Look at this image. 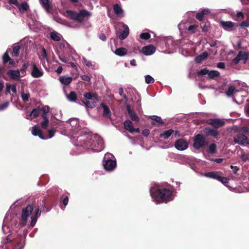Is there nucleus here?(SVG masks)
Here are the masks:
<instances>
[{"label":"nucleus","mask_w":249,"mask_h":249,"mask_svg":"<svg viewBox=\"0 0 249 249\" xmlns=\"http://www.w3.org/2000/svg\"><path fill=\"white\" fill-rule=\"evenodd\" d=\"M150 195L153 198L162 202L167 203L173 199L172 191L166 188H152Z\"/></svg>","instance_id":"1"},{"label":"nucleus","mask_w":249,"mask_h":249,"mask_svg":"<svg viewBox=\"0 0 249 249\" xmlns=\"http://www.w3.org/2000/svg\"><path fill=\"white\" fill-rule=\"evenodd\" d=\"M76 141V145L77 146L83 147L85 149L96 150L95 148H99V150H100L103 148V142L101 141L98 143L99 146H96L94 140L91 136L87 135L78 136Z\"/></svg>","instance_id":"2"},{"label":"nucleus","mask_w":249,"mask_h":249,"mask_svg":"<svg viewBox=\"0 0 249 249\" xmlns=\"http://www.w3.org/2000/svg\"><path fill=\"white\" fill-rule=\"evenodd\" d=\"M66 14L72 20L78 23H82L86 18L91 16L90 13L86 10H81L79 12L72 10H67Z\"/></svg>","instance_id":"3"},{"label":"nucleus","mask_w":249,"mask_h":249,"mask_svg":"<svg viewBox=\"0 0 249 249\" xmlns=\"http://www.w3.org/2000/svg\"><path fill=\"white\" fill-rule=\"evenodd\" d=\"M34 207L33 204H29L22 209L21 218L19 223L20 227H23L26 225L28 218L34 210Z\"/></svg>","instance_id":"4"},{"label":"nucleus","mask_w":249,"mask_h":249,"mask_svg":"<svg viewBox=\"0 0 249 249\" xmlns=\"http://www.w3.org/2000/svg\"><path fill=\"white\" fill-rule=\"evenodd\" d=\"M207 144L208 142L206 140L205 137L202 134H198L194 137L193 147L196 149H200L207 146Z\"/></svg>","instance_id":"5"},{"label":"nucleus","mask_w":249,"mask_h":249,"mask_svg":"<svg viewBox=\"0 0 249 249\" xmlns=\"http://www.w3.org/2000/svg\"><path fill=\"white\" fill-rule=\"evenodd\" d=\"M113 158L112 155L106 154L104 160H103V165L104 168L107 171H111L113 170L116 166V162L115 160L110 159L109 156Z\"/></svg>","instance_id":"6"},{"label":"nucleus","mask_w":249,"mask_h":249,"mask_svg":"<svg viewBox=\"0 0 249 249\" xmlns=\"http://www.w3.org/2000/svg\"><path fill=\"white\" fill-rule=\"evenodd\" d=\"M44 201L43 200L41 202V204H40V206H37V207L35 206V213L34 215L31 216V221L30 223V226L32 227H34L35 225L37 218L40 216L41 213L42 211L44 210Z\"/></svg>","instance_id":"7"},{"label":"nucleus","mask_w":249,"mask_h":249,"mask_svg":"<svg viewBox=\"0 0 249 249\" xmlns=\"http://www.w3.org/2000/svg\"><path fill=\"white\" fill-rule=\"evenodd\" d=\"M198 76L207 75V78L209 79H213L219 76L220 73L217 71L212 70L209 71L207 68H204L197 72Z\"/></svg>","instance_id":"8"},{"label":"nucleus","mask_w":249,"mask_h":249,"mask_svg":"<svg viewBox=\"0 0 249 249\" xmlns=\"http://www.w3.org/2000/svg\"><path fill=\"white\" fill-rule=\"evenodd\" d=\"M206 123L213 127V128L217 130L218 128L223 126L225 123L224 121L219 118H213L207 119Z\"/></svg>","instance_id":"9"},{"label":"nucleus","mask_w":249,"mask_h":249,"mask_svg":"<svg viewBox=\"0 0 249 249\" xmlns=\"http://www.w3.org/2000/svg\"><path fill=\"white\" fill-rule=\"evenodd\" d=\"M235 143L244 146L249 144V140L247 136L241 132H238L236 136L233 138Z\"/></svg>","instance_id":"10"},{"label":"nucleus","mask_w":249,"mask_h":249,"mask_svg":"<svg viewBox=\"0 0 249 249\" xmlns=\"http://www.w3.org/2000/svg\"><path fill=\"white\" fill-rule=\"evenodd\" d=\"M249 59V53L246 52L240 51L237 55L232 59V63L234 65L239 63L240 60H243L244 63L245 64L248 60Z\"/></svg>","instance_id":"11"},{"label":"nucleus","mask_w":249,"mask_h":249,"mask_svg":"<svg viewBox=\"0 0 249 249\" xmlns=\"http://www.w3.org/2000/svg\"><path fill=\"white\" fill-rule=\"evenodd\" d=\"M97 95L96 93H92L90 92L85 93L84 94V98L82 100L84 103L88 107L93 108L94 105L93 103H89V99H92L93 96Z\"/></svg>","instance_id":"12"},{"label":"nucleus","mask_w":249,"mask_h":249,"mask_svg":"<svg viewBox=\"0 0 249 249\" xmlns=\"http://www.w3.org/2000/svg\"><path fill=\"white\" fill-rule=\"evenodd\" d=\"M175 147L178 150H184L188 148V143L184 139H179L175 142Z\"/></svg>","instance_id":"13"},{"label":"nucleus","mask_w":249,"mask_h":249,"mask_svg":"<svg viewBox=\"0 0 249 249\" xmlns=\"http://www.w3.org/2000/svg\"><path fill=\"white\" fill-rule=\"evenodd\" d=\"M203 132L206 136H212L213 137H216L219 134L217 130L210 127H205L203 130Z\"/></svg>","instance_id":"14"},{"label":"nucleus","mask_w":249,"mask_h":249,"mask_svg":"<svg viewBox=\"0 0 249 249\" xmlns=\"http://www.w3.org/2000/svg\"><path fill=\"white\" fill-rule=\"evenodd\" d=\"M32 71L31 75L34 78H39L43 75V72L40 70L35 63H32Z\"/></svg>","instance_id":"15"},{"label":"nucleus","mask_w":249,"mask_h":249,"mask_svg":"<svg viewBox=\"0 0 249 249\" xmlns=\"http://www.w3.org/2000/svg\"><path fill=\"white\" fill-rule=\"evenodd\" d=\"M149 119L153 121V122L151 123V124L153 125L159 126L164 124V122L159 116L155 115L150 116Z\"/></svg>","instance_id":"16"},{"label":"nucleus","mask_w":249,"mask_h":249,"mask_svg":"<svg viewBox=\"0 0 249 249\" xmlns=\"http://www.w3.org/2000/svg\"><path fill=\"white\" fill-rule=\"evenodd\" d=\"M7 74L11 79L14 80H19L20 73L18 70L16 71L9 70L7 71Z\"/></svg>","instance_id":"17"},{"label":"nucleus","mask_w":249,"mask_h":249,"mask_svg":"<svg viewBox=\"0 0 249 249\" xmlns=\"http://www.w3.org/2000/svg\"><path fill=\"white\" fill-rule=\"evenodd\" d=\"M126 110L127 111L128 115L132 121L136 122L140 121L139 117L138 116L136 112L130 108V107L129 105L126 106Z\"/></svg>","instance_id":"18"},{"label":"nucleus","mask_w":249,"mask_h":249,"mask_svg":"<svg viewBox=\"0 0 249 249\" xmlns=\"http://www.w3.org/2000/svg\"><path fill=\"white\" fill-rule=\"evenodd\" d=\"M142 53L146 55L153 54L156 51V48L152 45L144 46L142 48Z\"/></svg>","instance_id":"19"},{"label":"nucleus","mask_w":249,"mask_h":249,"mask_svg":"<svg viewBox=\"0 0 249 249\" xmlns=\"http://www.w3.org/2000/svg\"><path fill=\"white\" fill-rule=\"evenodd\" d=\"M220 24L225 30L228 31H232L234 25V23L231 21H221L220 22Z\"/></svg>","instance_id":"20"},{"label":"nucleus","mask_w":249,"mask_h":249,"mask_svg":"<svg viewBox=\"0 0 249 249\" xmlns=\"http://www.w3.org/2000/svg\"><path fill=\"white\" fill-rule=\"evenodd\" d=\"M211 11L208 9H204L201 12L197 13L196 15V18L199 21H203L204 18V16L210 14Z\"/></svg>","instance_id":"21"},{"label":"nucleus","mask_w":249,"mask_h":249,"mask_svg":"<svg viewBox=\"0 0 249 249\" xmlns=\"http://www.w3.org/2000/svg\"><path fill=\"white\" fill-rule=\"evenodd\" d=\"M124 30L118 35V37L121 40H124L129 35V28L127 25L124 24Z\"/></svg>","instance_id":"22"},{"label":"nucleus","mask_w":249,"mask_h":249,"mask_svg":"<svg viewBox=\"0 0 249 249\" xmlns=\"http://www.w3.org/2000/svg\"><path fill=\"white\" fill-rule=\"evenodd\" d=\"M32 133L34 136H38L40 139L43 140L47 138L41 133L40 129L36 125L32 127Z\"/></svg>","instance_id":"23"},{"label":"nucleus","mask_w":249,"mask_h":249,"mask_svg":"<svg viewBox=\"0 0 249 249\" xmlns=\"http://www.w3.org/2000/svg\"><path fill=\"white\" fill-rule=\"evenodd\" d=\"M59 81L65 86H68L72 81V78L70 76H67L65 75L61 76L59 77Z\"/></svg>","instance_id":"24"},{"label":"nucleus","mask_w":249,"mask_h":249,"mask_svg":"<svg viewBox=\"0 0 249 249\" xmlns=\"http://www.w3.org/2000/svg\"><path fill=\"white\" fill-rule=\"evenodd\" d=\"M208 57V53L205 52L201 53L195 58V62L197 63H200L202 61L207 59Z\"/></svg>","instance_id":"25"},{"label":"nucleus","mask_w":249,"mask_h":249,"mask_svg":"<svg viewBox=\"0 0 249 249\" xmlns=\"http://www.w3.org/2000/svg\"><path fill=\"white\" fill-rule=\"evenodd\" d=\"M101 106L103 108V116L106 118H109L111 116V111L109 108L104 103H101Z\"/></svg>","instance_id":"26"},{"label":"nucleus","mask_w":249,"mask_h":249,"mask_svg":"<svg viewBox=\"0 0 249 249\" xmlns=\"http://www.w3.org/2000/svg\"><path fill=\"white\" fill-rule=\"evenodd\" d=\"M124 127L125 130L129 131L130 132H134L133 125L132 122L130 120H127L124 122Z\"/></svg>","instance_id":"27"},{"label":"nucleus","mask_w":249,"mask_h":249,"mask_svg":"<svg viewBox=\"0 0 249 249\" xmlns=\"http://www.w3.org/2000/svg\"><path fill=\"white\" fill-rule=\"evenodd\" d=\"M40 111V107H37L36 108H34L32 111L30 113L29 115L27 117V119H31L30 117H33V118H36L39 116V112Z\"/></svg>","instance_id":"28"},{"label":"nucleus","mask_w":249,"mask_h":249,"mask_svg":"<svg viewBox=\"0 0 249 249\" xmlns=\"http://www.w3.org/2000/svg\"><path fill=\"white\" fill-rule=\"evenodd\" d=\"M43 7L48 13H50L52 10V6L49 0H39Z\"/></svg>","instance_id":"29"},{"label":"nucleus","mask_w":249,"mask_h":249,"mask_svg":"<svg viewBox=\"0 0 249 249\" xmlns=\"http://www.w3.org/2000/svg\"><path fill=\"white\" fill-rule=\"evenodd\" d=\"M69 195V193H66L61 196L60 201L62 202L64 208L68 204Z\"/></svg>","instance_id":"30"},{"label":"nucleus","mask_w":249,"mask_h":249,"mask_svg":"<svg viewBox=\"0 0 249 249\" xmlns=\"http://www.w3.org/2000/svg\"><path fill=\"white\" fill-rule=\"evenodd\" d=\"M174 132V130L172 129L165 131L163 133L160 134V137L163 138L164 140L167 139Z\"/></svg>","instance_id":"31"},{"label":"nucleus","mask_w":249,"mask_h":249,"mask_svg":"<svg viewBox=\"0 0 249 249\" xmlns=\"http://www.w3.org/2000/svg\"><path fill=\"white\" fill-rule=\"evenodd\" d=\"M67 99L70 102H77V94L75 91H71L68 95H67Z\"/></svg>","instance_id":"32"},{"label":"nucleus","mask_w":249,"mask_h":249,"mask_svg":"<svg viewBox=\"0 0 249 249\" xmlns=\"http://www.w3.org/2000/svg\"><path fill=\"white\" fill-rule=\"evenodd\" d=\"M127 53V50L125 48L121 47L116 49L115 53L119 56H124Z\"/></svg>","instance_id":"33"},{"label":"nucleus","mask_w":249,"mask_h":249,"mask_svg":"<svg viewBox=\"0 0 249 249\" xmlns=\"http://www.w3.org/2000/svg\"><path fill=\"white\" fill-rule=\"evenodd\" d=\"M50 37L52 40L55 41H59L61 40L59 34L55 32L51 33Z\"/></svg>","instance_id":"34"},{"label":"nucleus","mask_w":249,"mask_h":249,"mask_svg":"<svg viewBox=\"0 0 249 249\" xmlns=\"http://www.w3.org/2000/svg\"><path fill=\"white\" fill-rule=\"evenodd\" d=\"M209 153L214 154L216 152V145L214 143L210 144L208 146V149L207 150Z\"/></svg>","instance_id":"35"},{"label":"nucleus","mask_w":249,"mask_h":249,"mask_svg":"<svg viewBox=\"0 0 249 249\" xmlns=\"http://www.w3.org/2000/svg\"><path fill=\"white\" fill-rule=\"evenodd\" d=\"M113 11L117 15H121L123 12L121 6L118 4L114 5Z\"/></svg>","instance_id":"36"},{"label":"nucleus","mask_w":249,"mask_h":249,"mask_svg":"<svg viewBox=\"0 0 249 249\" xmlns=\"http://www.w3.org/2000/svg\"><path fill=\"white\" fill-rule=\"evenodd\" d=\"M20 49V47L19 45L14 46L13 49V52L12 53V56L16 57L18 56L19 54Z\"/></svg>","instance_id":"37"},{"label":"nucleus","mask_w":249,"mask_h":249,"mask_svg":"<svg viewBox=\"0 0 249 249\" xmlns=\"http://www.w3.org/2000/svg\"><path fill=\"white\" fill-rule=\"evenodd\" d=\"M41 50L42 54L39 56V58L41 61H42L43 60H44L47 58V53L45 49L43 47H41Z\"/></svg>","instance_id":"38"},{"label":"nucleus","mask_w":249,"mask_h":249,"mask_svg":"<svg viewBox=\"0 0 249 249\" xmlns=\"http://www.w3.org/2000/svg\"><path fill=\"white\" fill-rule=\"evenodd\" d=\"M210 26V23L208 22H202L200 24V26L201 28L202 32H206L208 31L209 28Z\"/></svg>","instance_id":"39"},{"label":"nucleus","mask_w":249,"mask_h":249,"mask_svg":"<svg viewBox=\"0 0 249 249\" xmlns=\"http://www.w3.org/2000/svg\"><path fill=\"white\" fill-rule=\"evenodd\" d=\"M18 7L20 11L21 10L25 11H27L29 9V6L26 2H23L20 4H19V6Z\"/></svg>","instance_id":"40"},{"label":"nucleus","mask_w":249,"mask_h":249,"mask_svg":"<svg viewBox=\"0 0 249 249\" xmlns=\"http://www.w3.org/2000/svg\"><path fill=\"white\" fill-rule=\"evenodd\" d=\"M11 58L9 56L7 52H6L2 56V62L4 65H5L10 60Z\"/></svg>","instance_id":"41"},{"label":"nucleus","mask_w":249,"mask_h":249,"mask_svg":"<svg viewBox=\"0 0 249 249\" xmlns=\"http://www.w3.org/2000/svg\"><path fill=\"white\" fill-rule=\"evenodd\" d=\"M235 90V87L233 86H231L228 89V90L226 91V94L228 96H232Z\"/></svg>","instance_id":"42"},{"label":"nucleus","mask_w":249,"mask_h":249,"mask_svg":"<svg viewBox=\"0 0 249 249\" xmlns=\"http://www.w3.org/2000/svg\"><path fill=\"white\" fill-rule=\"evenodd\" d=\"M217 173V172H207L205 173L204 176L207 178L215 179Z\"/></svg>","instance_id":"43"},{"label":"nucleus","mask_w":249,"mask_h":249,"mask_svg":"<svg viewBox=\"0 0 249 249\" xmlns=\"http://www.w3.org/2000/svg\"><path fill=\"white\" fill-rule=\"evenodd\" d=\"M30 96V95L29 93H25L24 92H21V98L24 102H27L29 101Z\"/></svg>","instance_id":"44"},{"label":"nucleus","mask_w":249,"mask_h":249,"mask_svg":"<svg viewBox=\"0 0 249 249\" xmlns=\"http://www.w3.org/2000/svg\"><path fill=\"white\" fill-rule=\"evenodd\" d=\"M145 81L147 84L153 83L155 81L154 79L150 75H147L145 77Z\"/></svg>","instance_id":"45"},{"label":"nucleus","mask_w":249,"mask_h":249,"mask_svg":"<svg viewBox=\"0 0 249 249\" xmlns=\"http://www.w3.org/2000/svg\"><path fill=\"white\" fill-rule=\"evenodd\" d=\"M140 37L142 39L147 40L150 38L151 35L148 33H142L141 34Z\"/></svg>","instance_id":"46"},{"label":"nucleus","mask_w":249,"mask_h":249,"mask_svg":"<svg viewBox=\"0 0 249 249\" xmlns=\"http://www.w3.org/2000/svg\"><path fill=\"white\" fill-rule=\"evenodd\" d=\"M198 25H191L188 27L187 30L189 31H190L191 33L194 34L196 32V29Z\"/></svg>","instance_id":"47"},{"label":"nucleus","mask_w":249,"mask_h":249,"mask_svg":"<svg viewBox=\"0 0 249 249\" xmlns=\"http://www.w3.org/2000/svg\"><path fill=\"white\" fill-rule=\"evenodd\" d=\"M98 101V98L97 95H95L93 96L92 99H89V103H93L94 105V107H96L97 102Z\"/></svg>","instance_id":"48"},{"label":"nucleus","mask_w":249,"mask_h":249,"mask_svg":"<svg viewBox=\"0 0 249 249\" xmlns=\"http://www.w3.org/2000/svg\"><path fill=\"white\" fill-rule=\"evenodd\" d=\"M239 132L244 134L246 136L249 135V128L248 127H243Z\"/></svg>","instance_id":"49"},{"label":"nucleus","mask_w":249,"mask_h":249,"mask_svg":"<svg viewBox=\"0 0 249 249\" xmlns=\"http://www.w3.org/2000/svg\"><path fill=\"white\" fill-rule=\"evenodd\" d=\"M237 19L238 20H242L244 19V14L242 12H239L236 14Z\"/></svg>","instance_id":"50"},{"label":"nucleus","mask_w":249,"mask_h":249,"mask_svg":"<svg viewBox=\"0 0 249 249\" xmlns=\"http://www.w3.org/2000/svg\"><path fill=\"white\" fill-rule=\"evenodd\" d=\"M49 124V120H43L41 123V126L42 129H46Z\"/></svg>","instance_id":"51"},{"label":"nucleus","mask_w":249,"mask_h":249,"mask_svg":"<svg viewBox=\"0 0 249 249\" xmlns=\"http://www.w3.org/2000/svg\"><path fill=\"white\" fill-rule=\"evenodd\" d=\"M241 158L244 162H246L249 159L248 155L244 152L241 154Z\"/></svg>","instance_id":"52"},{"label":"nucleus","mask_w":249,"mask_h":249,"mask_svg":"<svg viewBox=\"0 0 249 249\" xmlns=\"http://www.w3.org/2000/svg\"><path fill=\"white\" fill-rule=\"evenodd\" d=\"M40 110L42 111L43 113L47 114L49 111V107L48 106H44L42 108H40Z\"/></svg>","instance_id":"53"},{"label":"nucleus","mask_w":249,"mask_h":249,"mask_svg":"<svg viewBox=\"0 0 249 249\" xmlns=\"http://www.w3.org/2000/svg\"><path fill=\"white\" fill-rule=\"evenodd\" d=\"M55 132V130L54 128L50 129L48 131V138H52L54 136Z\"/></svg>","instance_id":"54"},{"label":"nucleus","mask_w":249,"mask_h":249,"mask_svg":"<svg viewBox=\"0 0 249 249\" xmlns=\"http://www.w3.org/2000/svg\"><path fill=\"white\" fill-rule=\"evenodd\" d=\"M12 241L13 239H11L10 237V235H8L3 240V243L4 244H6L12 242Z\"/></svg>","instance_id":"55"},{"label":"nucleus","mask_w":249,"mask_h":249,"mask_svg":"<svg viewBox=\"0 0 249 249\" xmlns=\"http://www.w3.org/2000/svg\"><path fill=\"white\" fill-rule=\"evenodd\" d=\"M240 26L242 28L249 27V22L247 21H243L240 24Z\"/></svg>","instance_id":"56"},{"label":"nucleus","mask_w":249,"mask_h":249,"mask_svg":"<svg viewBox=\"0 0 249 249\" xmlns=\"http://www.w3.org/2000/svg\"><path fill=\"white\" fill-rule=\"evenodd\" d=\"M81 78L83 80L85 81L89 82L90 80V78L87 75H82L81 76Z\"/></svg>","instance_id":"57"},{"label":"nucleus","mask_w":249,"mask_h":249,"mask_svg":"<svg viewBox=\"0 0 249 249\" xmlns=\"http://www.w3.org/2000/svg\"><path fill=\"white\" fill-rule=\"evenodd\" d=\"M8 102H5L0 105V110H2L6 108L8 106Z\"/></svg>","instance_id":"58"},{"label":"nucleus","mask_w":249,"mask_h":249,"mask_svg":"<svg viewBox=\"0 0 249 249\" xmlns=\"http://www.w3.org/2000/svg\"><path fill=\"white\" fill-rule=\"evenodd\" d=\"M149 133L150 131L148 129H144L142 132V134L145 137L148 136Z\"/></svg>","instance_id":"59"},{"label":"nucleus","mask_w":249,"mask_h":249,"mask_svg":"<svg viewBox=\"0 0 249 249\" xmlns=\"http://www.w3.org/2000/svg\"><path fill=\"white\" fill-rule=\"evenodd\" d=\"M9 2L10 4H14L17 6H19V3L17 0H9Z\"/></svg>","instance_id":"60"},{"label":"nucleus","mask_w":249,"mask_h":249,"mask_svg":"<svg viewBox=\"0 0 249 249\" xmlns=\"http://www.w3.org/2000/svg\"><path fill=\"white\" fill-rule=\"evenodd\" d=\"M59 58L61 61H62L63 62H65V63L68 62V58L67 57H66L65 56L59 55Z\"/></svg>","instance_id":"61"},{"label":"nucleus","mask_w":249,"mask_h":249,"mask_svg":"<svg viewBox=\"0 0 249 249\" xmlns=\"http://www.w3.org/2000/svg\"><path fill=\"white\" fill-rule=\"evenodd\" d=\"M99 38L102 41H105L107 40V37L105 34H101L99 36Z\"/></svg>","instance_id":"62"},{"label":"nucleus","mask_w":249,"mask_h":249,"mask_svg":"<svg viewBox=\"0 0 249 249\" xmlns=\"http://www.w3.org/2000/svg\"><path fill=\"white\" fill-rule=\"evenodd\" d=\"M229 180V179L228 178L222 177L220 182H221L223 184H225L228 183Z\"/></svg>","instance_id":"63"},{"label":"nucleus","mask_w":249,"mask_h":249,"mask_svg":"<svg viewBox=\"0 0 249 249\" xmlns=\"http://www.w3.org/2000/svg\"><path fill=\"white\" fill-rule=\"evenodd\" d=\"M217 67L220 69H225V64L224 62H219L217 64Z\"/></svg>","instance_id":"64"}]
</instances>
